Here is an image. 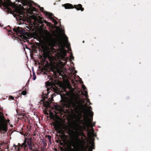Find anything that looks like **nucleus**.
<instances>
[{"label": "nucleus", "mask_w": 151, "mask_h": 151, "mask_svg": "<svg viewBox=\"0 0 151 151\" xmlns=\"http://www.w3.org/2000/svg\"><path fill=\"white\" fill-rule=\"evenodd\" d=\"M44 31L45 34L46 35H48L49 34V32L47 31H46V30H45Z\"/></svg>", "instance_id": "obj_18"}, {"label": "nucleus", "mask_w": 151, "mask_h": 151, "mask_svg": "<svg viewBox=\"0 0 151 151\" xmlns=\"http://www.w3.org/2000/svg\"><path fill=\"white\" fill-rule=\"evenodd\" d=\"M75 8L77 10H81V11L83 10V9L82 7V5L79 4L78 5H75Z\"/></svg>", "instance_id": "obj_8"}, {"label": "nucleus", "mask_w": 151, "mask_h": 151, "mask_svg": "<svg viewBox=\"0 0 151 151\" xmlns=\"http://www.w3.org/2000/svg\"><path fill=\"white\" fill-rule=\"evenodd\" d=\"M72 104L73 106H76V107H77V105H76V104H74L73 102H72Z\"/></svg>", "instance_id": "obj_19"}, {"label": "nucleus", "mask_w": 151, "mask_h": 151, "mask_svg": "<svg viewBox=\"0 0 151 151\" xmlns=\"http://www.w3.org/2000/svg\"><path fill=\"white\" fill-rule=\"evenodd\" d=\"M48 137L49 139L50 140V141H51V140H50L51 137L50 136L48 135Z\"/></svg>", "instance_id": "obj_24"}, {"label": "nucleus", "mask_w": 151, "mask_h": 151, "mask_svg": "<svg viewBox=\"0 0 151 151\" xmlns=\"http://www.w3.org/2000/svg\"><path fill=\"white\" fill-rule=\"evenodd\" d=\"M35 6H37V5H38L37 4H35Z\"/></svg>", "instance_id": "obj_29"}, {"label": "nucleus", "mask_w": 151, "mask_h": 151, "mask_svg": "<svg viewBox=\"0 0 151 151\" xmlns=\"http://www.w3.org/2000/svg\"><path fill=\"white\" fill-rule=\"evenodd\" d=\"M43 9V7H41L40 8V9L41 10H42Z\"/></svg>", "instance_id": "obj_27"}, {"label": "nucleus", "mask_w": 151, "mask_h": 151, "mask_svg": "<svg viewBox=\"0 0 151 151\" xmlns=\"http://www.w3.org/2000/svg\"><path fill=\"white\" fill-rule=\"evenodd\" d=\"M86 119H87L88 120L89 125L91 127H93V126H94L95 123H94L93 124L92 123V119H88L87 118H86Z\"/></svg>", "instance_id": "obj_11"}, {"label": "nucleus", "mask_w": 151, "mask_h": 151, "mask_svg": "<svg viewBox=\"0 0 151 151\" xmlns=\"http://www.w3.org/2000/svg\"><path fill=\"white\" fill-rule=\"evenodd\" d=\"M47 95H48L49 94V93H50V91H49V90L47 88ZM47 95H46V97H47Z\"/></svg>", "instance_id": "obj_21"}, {"label": "nucleus", "mask_w": 151, "mask_h": 151, "mask_svg": "<svg viewBox=\"0 0 151 151\" xmlns=\"http://www.w3.org/2000/svg\"><path fill=\"white\" fill-rule=\"evenodd\" d=\"M82 88L83 91H82V93L85 96L86 99H83L80 100L81 103V106L82 109L86 112L89 116L92 117L93 114L91 110V106H89L88 107L87 106V103H89V104L90 105H91V103L90 102L89 99L88 98V96L87 95V91H86L85 86L83 85Z\"/></svg>", "instance_id": "obj_2"}, {"label": "nucleus", "mask_w": 151, "mask_h": 151, "mask_svg": "<svg viewBox=\"0 0 151 151\" xmlns=\"http://www.w3.org/2000/svg\"><path fill=\"white\" fill-rule=\"evenodd\" d=\"M45 14L47 15H48L49 17H50V19L51 21H52V22H53L55 24H56V22L55 20L52 17H51L53 15L52 14L50 13H49L48 12H45Z\"/></svg>", "instance_id": "obj_6"}, {"label": "nucleus", "mask_w": 151, "mask_h": 151, "mask_svg": "<svg viewBox=\"0 0 151 151\" xmlns=\"http://www.w3.org/2000/svg\"><path fill=\"white\" fill-rule=\"evenodd\" d=\"M37 11V9H36L32 6L29 7V8L27 9L28 12L31 14H34V13H33V12H36ZM31 17L35 21H37L38 20H42V18L37 15L34 14V15H32Z\"/></svg>", "instance_id": "obj_4"}, {"label": "nucleus", "mask_w": 151, "mask_h": 151, "mask_svg": "<svg viewBox=\"0 0 151 151\" xmlns=\"http://www.w3.org/2000/svg\"><path fill=\"white\" fill-rule=\"evenodd\" d=\"M46 84H47V85L50 86V83H48H48H47Z\"/></svg>", "instance_id": "obj_26"}, {"label": "nucleus", "mask_w": 151, "mask_h": 151, "mask_svg": "<svg viewBox=\"0 0 151 151\" xmlns=\"http://www.w3.org/2000/svg\"><path fill=\"white\" fill-rule=\"evenodd\" d=\"M53 108L55 109L56 111L58 112H55V113H58V112H60L61 110V108L60 106H58V104H55L53 105Z\"/></svg>", "instance_id": "obj_7"}, {"label": "nucleus", "mask_w": 151, "mask_h": 151, "mask_svg": "<svg viewBox=\"0 0 151 151\" xmlns=\"http://www.w3.org/2000/svg\"><path fill=\"white\" fill-rule=\"evenodd\" d=\"M91 146L88 149V151H92V150L94 149V144L93 141H91L90 142Z\"/></svg>", "instance_id": "obj_10"}, {"label": "nucleus", "mask_w": 151, "mask_h": 151, "mask_svg": "<svg viewBox=\"0 0 151 151\" xmlns=\"http://www.w3.org/2000/svg\"><path fill=\"white\" fill-rule=\"evenodd\" d=\"M84 119H85V118H84Z\"/></svg>", "instance_id": "obj_31"}, {"label": "nucleus", "mask_w": 151, "mask_h": 151, "mask_svg": "<svg viewBox=\"0 0 151 151\" xmlns=\"http://www.w3.org/2000/svg\"><path fill=\"white\" fill-rule=\"evenodd\" d=\"M52 99H53V98H52L51 99L50 101H51L52 100Z\"/></svg>", "instance_id": "obj_30"}, {"label": "nucleus", "mask_w": 151, "mask_h": 151, "mask_svg": "<svg viewBox=\"0 0 151 151\" xmlns=\"http://www.w3.org/2000/svg\"><path fill=\"white\" fill-rule=\"evenodd\" d=\"M51 49H52V50H53L54 49V48H53V47H52H52H51Z\"/></svg>", "instance_id": "obj_28"}, {"label": "nucleus", "mask_w": 151, "mask_h": 151, "mask_svg": "<svg viewBox=\"0 0 151 151\" xmlns=\"http://www.w3.org/2000/svg\"><path fill=\"white\" fill-rule=\"evenodd\" d=\"M16 1L18 2H19L20 1H22V0H15Z\"/></svg>", "instance_id": "obj_25"}, {"label": "nucleus", "mask_w": 151, "mask_h": 151, "mask_svg": "<svg viewBox=\"0 0 151 151\" xmlns=\"http://www.w3.org/2000/svg\"><path fill=\"white\" fill-rule=\"evenodd\" d=\"M9 97H10V98L11 99L13 100L14 99V98L13 96H10Z\"/></svg>", "instance_id": "obj_23"}, {"label": "nucleus", "mask_w": 151, "mask_h": 151, "mask_svg": "<svg viewBox=\"0 0 151 151\" xmlns=\"http://www.w3.org/2000/svg\"><path fill=\"white\" fill-rule=\"evenodd\" d=\"M78 151H80V150H78Z\"/></svg>", "instance_id": "obj_32"}, {"label": "nucleus", "mask_w": 151, "mask_h": 151, "mask_svg": "<svg viewBox=\"0 0 151 151\" xmlns=\"http://www.w3.org/2000/svg\"><path fill=\"white\" fill-rule=\"evenodd\" d=\"M22 95H25L27 94V92L25 91H23L22 92Z\"/></svg>", "instance_id": "obj_17"}, {"label": "nucleus", "mask_w": 151, "mask_h": 151, "mask_svg": "<svg viewBox=\"0 0 151 151\" xmlns=\"http://www.w3.org/2000/svg\"><path fill=\"white\" fill-rule=\"evenodd\" d=\"M33 79L34 80H35L36 78V75L34 72H33Z\"/></svg>", "instance_id": "obj_16"}, {"label": "nucleus", "mask_w": 151, "mask_h": 151, "mask_svg": "<svg viewBox=\"0 0 151 151\" xmlns=\"http://www.w3.org/2000/svg\"><path fill=\"white\" fill-rule=\"evenodd\" d=\"M64 7L65 9H69L73 8L72 5L70 4H65Z\"/></svg>", "instance_id": "obj_9"}, {"label": "nucleus", "mask_w": 151, "mask_h": 151, "mask_svg": "<svg viewBox=\"0 0 151 151\" xmlns=\"http://www.w3.org/2000/svg\"><path fill=\"white\" fill-rule=\"evenodd\" d=\"M60 31L61 32H63L62 29H60ZM62 35L64 41V45L61 44L59 46L55 58V59L57 61L58 65L61 69H62L66 64L68 59L67 57H65L67 52L66 50L65 49L64 47L66 46L69 50H71L70 44L68 42V37L63 33H62Z\"/></svg>", "instance_id": "obj_1"}, {"label": "nucleus", "mask_w": 151, "mask_h": 151, "mask_svg": "<svg viewBox=\"0 0 151 151\" xmlns=\"http://www.w3.org/2000/svg\"><path fill=\"white\" fill-rule=\"evenodd\" d=\"M17 15L19 16V17H20L19 19L21 20L22 19V17H23V14L22 13H19Z\"/></svg>", "instance_id": "obj_13"}, {"label": "nucleus", "mask_w": 151, "mask_h": 151, "mask_svg": "<svg viewBox=\"0 0 151 151\" xmlns=\"http://www.w3.org/2000/svg\"><path fill=\"white\" fill-rule=\"evenodd\" d=\"M32 139H25L22 147H27L29 149L31 150L32 149Z\"/></svg>", "instance_id": "obj_5"}, {"label": "nucleus", "mask_w": 151, "mask_h": 151, "mask_svg": "<svg viewBox=\"0 0 151 151\" xmlns=\"http://www.w3.org/2000/svg\"><path fill=\"white\" fill-rule=\"evenodd\" d=\"M4 6L5 9H8V10H9V5L8 4H6V5H4Z\"/></svg>", "instance_id": "obj_15"}, {"label": "nucleus", "mask_w": 151, "mask_h": 151, "mask_svg": "<svg viewBox=\"0 0 151 151\" xmlns=\"http://www.w3.org/2000/svg\"><path fill=\"white\" fill-rule=\"evenodd\" d=\"M78 124H76L77 127H75L74 129L76 130V131L73 132V134L74 136L76 137V140L78 142H79L80 141V140L78 138V137L79 135V133L78 132V128L81 127L80 125V124H82L83 127H85L87 125V124L86 122H83L81 119L80 118H79L78 119Z\"/></svg>", "instance_id": "obj_3"}, {"label": "nucleus", "mask_w": 151, "mask_h": 151, "mask_svg": "<svg viewBox=\"0 0 151 151\" xmlns=\"http://www.w3.org/2000/svg\"><path fill=\"white\" fill-rule=\"evenodd\" d=\"M55 128L56 129H59V128H60V127H59V126H56V125H55Z\"/></svg>", "instance_id": "obj_22"}, {"label": "nucleus", "mask_w": 151, "mask_h": 151, "mask_svg": "<svg viewBox=\"0 0 151 151\" xmlns=\"http://www.w3.org/2000/svg\"><path fill=\"white\" fill-rule=\"evenodd\" d=\"M70 71L71 73L73 75H75V74L77 72V71L76 70H75L72 68L70 69Z\"/></svg>", "instance_id": "obj_14"}, {"label": "nucleus", "mask_w": 151, "mask_h": 151, "mask_svg": "<svg viewBox=\"0 0 151 151\" xmlns=\"http://www.w3.org/2000/svg\"><path fill=\"white\" fill-rule=\"evenodd\" d=\"M13 30L14 32H16L17 34H18V32H20V30H19V27H17V28H14L13 29Z\"/></svg>", "instance_id": "obj_12"}, {"label": "nucleus", "mask_w": 151, "mask_h": 151, "mask_svg": "<svg viewBox=\"0 0 151 151\" xmlns=\"http://www.w3.org/2000/svg\"><path fill=\"white\" fill-rule=\"evenodd\" d=\"M70 58L71 59H72L73 60V57L72 55V54H71L70 56Z\"/></svg>", "instance_id": "obj_20"}]
</instances>
